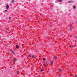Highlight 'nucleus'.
Returning <instances> with one entry per match:
<instances>
[{"mask_svg": "<svg viewBox=\"0 0 77 77\" xmlns=\"http://www.w3.org/2000/svg\"><path fill=\"white\" fill-rule=\"evenodd\" d=\"M6 8V9H9V5L8 4H7L5 7Z\"/></svg>", "mask_w": 77, "mask_h": 77, "instance_id": "1", "label": "nucleus"}, {"mask_svg": "<svg viewBox=\"0 0 77 77\" xmlns=\"http://www.w3.org/2000/svg\"><path fill=\"white\" fill-rule=\"evenodd\" d=\"M58 71H60V72H62V69H58Z\"/></svg>", "mask_w": 77, "mask_h": 77, "instance_id": "2", "label": "nucleus"}, {"mask_svg": "<svg viewBox=\"0 0 77 77\" xmlns=\"http://www.w3.org/2000/svg\"><path fill=\"white\" fill-rule=\"evenodd\" d=\"M11 2V3H14L15 2V1L14 0H12Z\"/></svg>", "mask_w": 77, "mask_h": 77, "instance_id": "3", "label": "nucleus"}, {"mask_svg": "<svg viewBox=\"0 0 77 77\" xmlns=\"http://www.w3.org/2000/svg\"><path fill=\"white\" fill-rule=\"evenodd\" d=\"M13 61H14V62H16V61H17V59L16 58L13 59Z\"/></svg>", "mask_w": 77, "mask_h": 77, "instance_id": "4", "label": "nucleus"}, {"mask_svg": "<svg viewBox=\"0 0 77 77\" xmlns=\"http://www.w3.org/2000/svg\"><path fill=\"white\" fill-rule=\"evenodd\" d=\"M43 71H44V69H42L40 70V71H41V72H42Z\"/></svg>", "mask_w": 77, "mask_h": 77, "instance_id": "5", "label": "nucleus"}, {"mask_svg": "<svg viewBox=\"0 0 77 77\" xmlns=\"http://www.w3.org/2000/svg\"><path fill=\"white\" fill-rule=\"evenodd\" d=\"M16 47L17 48H19V46H18V45H16Z\"/></svg>", "mask_w": 77, "mask_h": 77, "instance_id": "6", "label": "nucleus"}, {"mask_svg": "<svg viewBox=\"0 0 77 77\" xmlns=\"http://www.w3.org/2000/svg\"><path fill=\"white\" fill-rule=\"evenodd\" d=\"M62 1V0H58V2H61Z\"/></svg>", "mask_w": 77, "mask_h": 77, "instance_id": "7", "label": "nucleus"}, {"mask_svg": "<svg viewBox=\"0 0 77 77\" xmlns=\"http://www.w3.org/2000/svg\"><path fill=\"white\" fill-rule=\"evenodd\" d=\"M54 62V60H52V61H51L50 62L51 63H53Z\"/></svg>", "mask_w": 77, "mask_h": 77, "instance_id": "8", "label": "nucleus"}, {"mask_svg": "<svg viewBox=\"0 0 77 77\" xmlns=\"http://www.w3.org/2000/svg\"><path fill=\"white\" fill-rule=\"evenodd\" d=\"M57 57H54V59H57Z\"/></svg>", "mask_w": 77, "mask_h": 77, "instance_id": "9", "label": "nucleus"}, {"mask_svg": "<svg viewBox=\"0 0 77 77\" xmlns=\"http://www.w3.org/2000/svg\"><path fill=\"white\" fill-rule=\"evenodd\" d=\"M69 48H72V46L71 45H70L69 46Z\"/></svg>", "mask_w": 77, "mask_h": 77, "instance_id": "10", "label": "nucleus"}, {"mask_svg": "<svg viewBox=\"0 0 77 77\" xmlns=\"http://www.w3.org/2000/svg\"><path fill=\"white\" fill-rule=\"evenodd\" d=\"M11 53H14V51L12 50L11 51Z\"/></svg>", "mask_w": 77, "mask_h": 77, "instance_id": "11", "label": "nucleus"}, {"mask_svg": "<svg viewBox=\"0 0 77 77\" xmlns=\"http://www.w3.org/2000/svg\"><path fill=\"white\" fill-rule=\"evenodd\" d=\"M73 9H75V6H73Z\"/></svg>", "mask_w": 77, "mask_h": 77, "instance_id": "12", "label": "nucleus"}, {"mask_svg": "<svg viewBox=\"0 0 77 77\" xmlns=\"http://www.w3.org/2000/svg\"><path fill=\"white\" fill-rule=\"evenodd\" d=\"M45 58H44L43 59V60H45Z\"/></svg>", "mask_w": 77, "mask_h": 77, "instance_id": "13", "label": "nucleus"}, {"mask_svg": "<svg viewBox=\"0 0 77 77\" xmlns=\"http://www.w3.org/2000/svg\"><path fill=\"white\" fill-rule=\"evenodd\" d=\"M9 20H11V17H9L8 18Z\"/></svg>", "mask_w": 77, "mask_h": 77, "instance_id": "14", "label": "nucleus"}, {"mask_svg": "<svg viewBox=\"0 0 77 77\" xmlns=\"http://www.w3.org/2000/svg\"><path fill=\"white\" fill-rule=\"evenodd\" d=\"M32 58H35V56H32Z\"/></svg>", "mask_w": 77, "mask_h": 77, "instance_id": "15", "label": "nucleus"}, {"mask_svg": "<svg viewBox=\"0 0 77 77\" xmlns=\"http://www.w3.org/2000/svg\"><path fill=\"white\" fill-rule=\"evenodd\" d=\"M72 1H69V3H72Z\"/></svg>", "mask_w": 77, "mask_h": 77, "instance_id": "16", "label": "nucleus"}, {"mask_svg": "<svg viewBox=\"0 0 77 77\" xmlns=\"http://www.w3.org/2000/svg\"><path fill=\"white\" fill-rule=\"evenodd\" d=\"M6 30L7 31H8V28H7Z\"/></svg>", "mask_w": 77, "mask_h": 77, "instance_id": "17", "label": "nucleus"}, {"mask_svg": "<svg viewBox=\"0 0 77 77\" xmlns=\"http://www.w3.org/2000/svg\"><path fill=\"white\" fill-rule=\"evenodd\" d=\"M5 12H7V10H5Z\"/></svg>", "mask_w": 77, "mask_h": 77, "instance_id": "18", "label": "nucleus"}, {"mask_svg": "<svg viewBox=\"0 0 77 77\" xmlns=\"http://www.w3.org/2000/svg\"><path fill=\"white\" fill-rule=\"evenodd\" d=\"M17 73H20V72H19V71H18L17 72Z\"/></svg>", "mask_w": 77, "mask_h": 77, "instance_id": "19", "label": "nucleus"}, {"mask_svg": "<svg viewBox=\"0 0 77 77\" xmlns=\"http://www.w3.org/2000/svg\"><path fill=\"white\" fill-rule=\"evenodd\" d=\"M59 77H60V76H61V75H59Z\"/></svg>", "mask_w": 77, "mask_h": 77, "instance_id": "20", "label": "nucleus"}, {"mask_svg": "<svg viewBox=\"0 0 77 77\" xmlns=\"http://www.w3.org/2000/svg\"><path fill=\"white\" fill-rule=\"evenodd\" d=\"M10 68H12V67L11 66L10 67Z\"/></svg>", "mask_w": 77, "mask_h": 77, "instance_id": "21", "label": "nucleus"}, {"mask_svg": "<svg viewBox=\"0 0 77 77\" xmlns=\"http://www.w3.org/2000/svg\"><path fill=\"white\" fill-rule=\"evenodd\" d=\"M28 57H30V55H29Z\"/></svg>", "mask_w": 77, "mask_h": 77, "instance_id": "22", "label": "nucleus"}, {"mask_svg": "<svg viewBox=\"0 0 77 77\" xmlns=\"http://www.w3.org/2000/svg\"><path fill=\"white\" fill-rule=\"evenodd\" d=\"M76 77H77V75H76Z\"/></svg>", "mask_w": 77, "mask_h": 77, "instance_id": "23", "label": "nucleus"}, {"mask_svg": "<svg viewBox=\"0 0 77 77\" xmlns=\"http://www.w3.org/2000/svg\"><path fill=\"white\" fill-rule=\"evenodd\" d=\"M14 51H15V50H14Z\"/></svg>", "mask_w": 77, "mask_h": 77, "instance_id": "24", "label": "nucleus"}]
</instances>
